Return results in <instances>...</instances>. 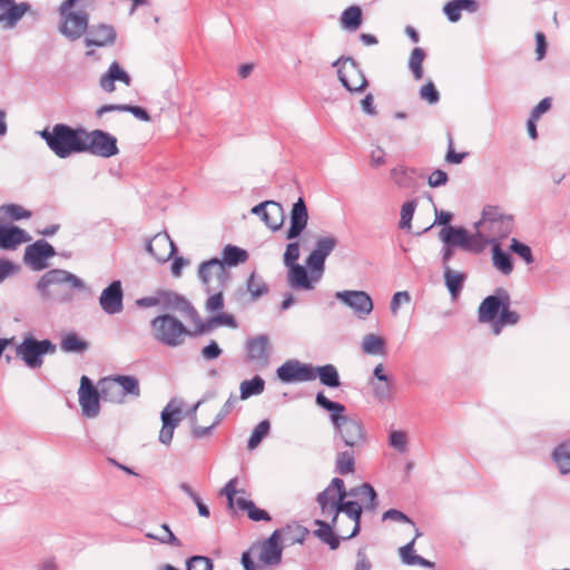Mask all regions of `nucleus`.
Returning a JSON list of instances; mask_svg holds the SVG:
<instances>
[{
	"mask_svg": "<svg viewBox=\"0 0 570 570\" xmlns=\"http://www.w3.org/2000/svg\"><path fill=\"white\" fill-rule=\"evenodd\" d=\"M153 338L168 347L180 346L186 337L191 336L187 326L170 313H163L150 321Z\"/></svg>",
	"mask_w": 570,
	"mask_h": 570,
	"instance_id": "6",
	"label": "nucleus"
},
{
	"mask_svg": "<svg viewBox=\"0 0 570 570\" xmlns=\"http://www.w3.org/2000/svg\"><path fill=\"white\" fill-rule=\"evenodd\" d=\"M444 281L452 297H456L463 287L465 275L444 266Z\"/></svg>",
	"mask_w": 570,
	"mask_h": 570,
	"instance_id": "43",
	"label": "nucleus"
},
{
	"mask_svg": "<svg viewBox=\"0 0 570 570\" xmlns=\"http://www.w3.org/2000/svg\"><path fill=\"white\" fill-rule=\"evenodd\" d=\"M362 351L368 355H385V341L375 334H366L362 340Z\"/></svg>",
	"mask_w": 570,
	"mask_h": 570,
	"instance_id": "41",
	"label": "nucleus"
},
{
	"mask_svg": "<svg viewBox=\"0 0 570 570\" xmlns=\"http://www.w3.org/2000/svg\"><path fill=\"white\" fill-rule=\"evenodd\" d=\"M56 352L57 345L50 340L39 341L32 336H26L16 347V356L31 370L40 368L43 364V356Z\"/></svg>",
	"mask_w": 570,
	"mask_h": 570,
	"instance_id": "8",
	"label": "nucleus"
},
{
	"mask_svg": "<svg viewBox=\"0 0 570 570\" xmlns=\"http://www.w3.org/2000/svg\"><path fill=\"white\" fill-rule=\"evenodd\" d=\"M115 81H121L126 86L130 85V76L120 67L117 61H114L108 70L100 77L99 86L106 92H114Z\"/></svg>",
	"mask_w": 570,
	"mask_h": 570,
	"instance_id": "31",
	"label": "nucleus"
},
{
	"mask_svg": "<svg viewBox=\"0 0 570 570\" xmlns=\"http://www.w3.org/2000/svg\"><path fill=\"white\" fill-rule=\"evenodd\" d=\"M265 381L259 376L255 375L252 380H246L240 383V399L247 400L253 395H259L264 392Z\"/></svg>",
	"mask_w": 570,
	"mask_h": 570,
	"instance_id": "44",
	"label": "nucleus"
},
{
	"mask_svg": "<svg viewBox=\"0 0 570 570\" xmlns=\"http://www.w3.org/2000/svg\"><path fill=\"white\" fill-rule=\"evenodd\" d=\"M382 520L383 521L392 520V521H396V522H404V523H410L413 527H415L414 522L405 513H403L402 511L396 510V509H390V510L385 511L382 515Z\"/></svg>",
	"mask_w": 570,
	"mask_h": 570,
	"instance_id": "62",
	"label": "nucleus"
},
{
	"mask_svg": "<svg viewBox=\"0 0 570 570\" xmlns=\"http://www.w3.org/2000/svg\"><path fill=\"white\" fill-rule=\"evenodd\" d=\"M80 0H65L58 8L59 32L69 41H77L87 35L89 29V13L76 4Z\"/></svg>",
	"mask_w": 570,
	"mask_h": 570,
	"instance_id": "7",
	"label": "nucleus"
},
{
	"mask_svg": "<svg viewBox=\"0 0 570 570\" xmlns=\"http://www.w3.org/2000/svg\"><path fill=\"white\" fill-rule=\"evenodd\" d=\"M56 254L55 248L45 240H37L29 245L24 252V262L36 271L46 268V259Z\"/></svg>",
	"mask_w": 570,
	"mask_h": 570,
	"instance_id": "22",
	"label": "nucleus"
},
{
	"mask_svg": "<svg viewBox=\"0 0 570 570\" xmlns=\"http://www.w3.org/2000/svg\"><path fill=\"white\" fill-rule=\"evenodd\" d=\"M315 403L330 413L331 422L346 446L354 449L365 443L366 435L361 420L356 416L344 415L345 406L343 404L331 401L323 392L316 394Z\"/></svg>",
	"mask_w": 570,
	"mask_h": 570,
	"instance_id": "2",
	"label": "nucleus"
},
{
	"mask_svg": "<svg viewBox=\"0 0 570 570\" xmlns=\"http://www.w3.org/2000/svg\"><path fill=\"white\" fill-rule=\"evenodd\" d=\"M198 277L207 293L224 291L230 281L227 267L217 257L203 262L198 266Z\"/></svg>",
	"mask_w": 570,
	"mask_h": 570,
	"instance_id": "11",
	"label": "nucleus"
},
{
	"mask_svg": "<svg viewBox=\"0 0 570 570\" xmlns=\"http://www.w3.org/2000/svg\"><path fill=\"white\" fill-rule=\"evenodd\" d=\"M512 216L505 215L499 207H485L481 219L475 223L479 240L482 242V249L488 244H498L499 239L507 237L512 232Z\"/></svg>",
	"mask_w": 570,
	"mask_h": 570,
	"instance_id": "5",
	"label": "nucleus"
},
{
	"mask_svg": "<svg viewBox=\"0 0 570 570\" xmlns=\"http://www.w3.org/2000/svg\"><path fill=\"white\" fill-rule=\"evenodd\" d=\"M468 156V153H455L453 149V139L451 135L448 137V153L445 155V160L449 164H461L463 159Z\"/></svg>",
	"mask_w": 570,
	"mask_h": 570,
	"instance_id": "61",
	"label": "nucleus"
},
{
	"mask_svg": "<svg viewBox=\"0 0 570 570\" xmlns=\"http://www.w3.org/2000/svg\"><path fill=\"white\" fill-rule=\"evenodd\" d=\"M180 409L173 407V403H168V405L161 412V422L163 426L159 432V442L166 445L171 443L174 436V430L179 424L180 417Z\"/></svg>",
	"mask_w": 570,
	"mask_h": 570,
	"instance_id": "26",
	"label": "nucleus"
},
{
	"mask_svg": "<svg viewBox=\"0 0 570 570\" xmlns=\"http://www.w3.org/2000/svg\"><path fill=\"white\" fill-rule=\"evenodd\" d=\"M373 397L379 402H390L394 397L395 383L393 379L386 381H370Z\"/></svg>",
	"mask_w": 570,
	"mask_h": 570,
	"instance_id": "35",
	"label": "nucleus"
},
{
	"mask_svg": "<svg viewBox=\"0 0 570 570\" xmlns=\"http://www.w3.org/2000/svg\"><path fill=\"white\" fill-rule=\"evenodd\" d=\"M279 531L275 530L261 547L258 559L266 566L278 564L282 560V547L278 544Z\"/></svg>",
	"mask_w": 570,
	"mask_h": 570,
	"instance_id": "27",
	"label": "nucleus"
},
{
	"mask_svg": "<svg viewBox=\"0 0 570 570\" xmlns=\"http://www.w3.org/2000/svg\"><path fill=\"white\" fill-rule=\"evenodd\" d=\"M122 399L127 395L138 397L140 395L139 382L131 375H116Z\"/></svg>",
	"mask_w": 570,
	"mask_h": 570,
	"instance_id": "46",
	"label": "nucleus"
},
{
	"mask_svg": "<svg viewBox=\"0 0 570 570\" xmlns=\"http://www.w3.org/2000/svg\"><path fill=\"white\" fill-rule=\"evenodd\" d=\"M222 256L220 262L224 263L226 267L237 266L248 259V253L245 249L232 244L223 248Z\"/></svg>",
	"mask_w": 570,
	"mask_h": 570,
	"instance_id": "37",
	"label": "nucleus"
},
{
	"mask_svg": "<svg viewBox=\"0 0 570 570\" xmlns=\"http://www.w3.org/2000/svg\"><path fill=\"white\" fill-rule=\"evenodd\" d=\"M81 153H88L102 158L116 156L119 154L117 138L101 129H95L92 131L85 129Z\"/></svg>",
	"mask_w": 570,
	"mask_h": 570,
	"instance_id": "10",
	"label": "nucleus"
},
{
	"mask_svg": "<svg viewBox=\"0 0 570 570\" xmlns=\"http://www.w3.org/2000/svg\"><path fill=\"white\" fill-rule=\"evenodd\" d=\"M552 456L562 474L570 472V441L560 443L554 449Z\"/></svg>",
	"mask_w": 570,
	"mask_h": 570,
	"instance_id": "42",
	"label": "nucleus"
},
{
	"mask_svg": "<svg viewBox=\"0 0 570 570\" xmlns=\"http://www.w3.org/2000/svg\"><path fill=\"white\" fill-rule=\"evenodd\" d=\"M519 314L514 311H510L509 305H504L500 313L499 323L501 325H514L519 322Z\"/></svg>",
	"mask_w": 570,
	"mask_h": 570,
	"instance_id": "64",
	"label": "nucleus"
},
{
	"mask_svg": "<svg viewBox=\"0 0 570 570\" xmlns=\"http://www.w3.org/2000/svg\"><path fill=\"white\" fill-rule=\"evenodd\" d=\"M355 458L354 450H345L338 452L335 460V470L337 473L344 475L354 472Z\"/></svg>",
	"mask_w": 570,
	"mask_h": 570,
	"instance_id": "45",
	"label": "nucleus"
},
{
	"mask_svg": "<svg viewBox=\"0 0 570 570\" xmlns=\"http://www.w3.org/2000/svg\"><path fill=\"white\" fill-rule=\"evenodd\" d=\"M335 298L352 308L361 320L373 311V301L364 291H340L335 293Z\"/></svg>",
	"mask_w": 570,
	"mask_h": 570,
	"instance_id": "16",
	"label": "nucleus"
},
{
	"mask_svg": "<svg viewBox=\"0 0 570 570\" xmlns=\"http://www.w3.org/2000/svg\"><path fill=\"white\" fill-rule=\"evenodd\" d=\"M78 394L82 415L88 419L98 416L100 412L101 394L100 391L94 386L90 379L86 375H83L80 380Z\"/></svg>",
	"mask_w": 570,
	"mask_h": 570,
	"instance_id": "15",
	"label": "nucleus"
},
{
	"mask_svg": "<svg viewBox=\"0 0 570 570\" xmlns=\"http://www.w3.org/2000/svg\"><path fill=\"white\" fill-rule=\"evenodd\" d=\"M98 386L102 400L112 403L124 402L116 376L102 379L99 382Z\"/></svg>",
	"mask_w": 570,
	"mask_h": 570,
	"instance_id": "34",
	"label": "nucleus"
},
{
	"mask_svg": "<svg viewBox=\"0 0 570 570\" xmlns=\"http://www.w3.org/2000/svg\"><path fill=\"white\" fill-rule=\"evenodd\" d=\"M443 11L451 22H456L461 18V9L459 7L458 0H451L445 3Z\"/></svg>",
	"mask_w": 570,
	"mask_h": 570,
	"instance_id": "63",
	"label": "nucleus"
},
{
	"mask_svg": "<svg viewBox=\"0 0 570 570\" xmlns=\"http://www.w3.org/2000/svg\"><path fill=\"white\" fill-rule=\"evenodd\" d=\"M414 546L415 539L411 540L409 543L399 549L400 558L406 566H412V559L419 556L415 553Z\"/></svg>",
	"mask_w": 570,
	"mask_h": 570,
	"instance_id": "59",
	"label": "nucleus"
},
{
	"mask_svg": "<svg viewBox=\"0 0 570 570\" xmlns=\"http://www.w3.org/2000/svg\"><path fill=\"white\" fill-rule=\"evenodd\" d=\"M31 237L18 226L0 225V248L14 249L22 243H27Z\"/></svg>",
	"mask_w": 570,
	"mask_h": 570,
	"instance_id": "30",
	"label": "nucleus"
},
{
	"mask_svg": "<svg viewBox=\"0 0 570 570\" xmlns=\"http://www.w3.org/2000/svg\"><path fill=\"white\" fill-rule=\"evenodd\" d=\"M493 265L503 274L510 275L513 271V263L511 255L500 247L499 244H494L492 248Z\"/></svg>",
	"mask_w": 570,
	"mask_h": 570,
	"instance_id": "38",
	"label": "nucleus"
},
{
	"mask_svg": "<svg viewBox=\"0 0 570 570\" xmlns=\"http://www.w3.org/2000/svg\"><path fill=\"white\" fill-rule=\"evenodd\" d=\"M60 348L65 353H83L89 348V344L76 333H68L62 337Z\"/></svg>",
	"mask_w": 570,
	"mask_h": 570,
	"instance_id": "40",
	"label": "nucleus"
},
{
	"mask_svg": "<svg viewBox=\"0 0 570 570\" xmlns=\"http://www.w3.org/2000/svg\"><path fill=\"white\" fill-rule=\"evenodd\" d=\"M332 67L337 69L338 80L347 91L363 92L367 88L368 81L354 58L342 56Z\"/></svg>",
	"mask_w": 570,
	"mask_h": 570,
	"instance_id": "9",
	"label": "nucleus"
},
{
	"mask_svg": "<svg viewBox=\"0 0 570 570\" xmlns=\"http://www.w3.org/2000/svg\"><path fill=\"white\" fill-rule=\"evenodd\" d=\"M160 534H156L153 532H146L145 537L151 540H155L161 544H170L173 547L180 548L183 546L181 541L173 533L169 525L167 523L161 524Z\"/></svg>",
	"mask_w": 570,
	"mask_h": 570,
	"instance_id": "48",
	"label": "nucleus"
},
{
	"mask_svg": "<svg viewBox=\"0 0 570 570\" xmlns=\"http://www.w3.org/2000/svg\"><path fill=\"white\" fill-rule=\"evenodd\" d=\"M287 267H288L287 282L292 288L305 289V291H309V289L314 288V283L316 282L315 281L316 274L312 273V276L309 277L306 268L299 264H293Z\"/></svg>",
	"mask_w": 570,
	"mask_h": 570,
	"instance_id": "28",
	"label": "nucleus"
},
{
	"mask_svg": "<svg viewBox=\"0 0 570 570\" xmlns=\"http://www.w3.org/2000/svg\"><path fill=\"white\" fill-rule=\"evenodd\" d=\"M269 430H271V423L268 420H263L261 421L253 430L249 439H248V442H247V448L249 450H254L256 449L259 443L263 441V439L265 436H267V434L269 433Z\"/></svg>",
	"mask_w": 570,
	"mask_h": 570,
	"instance_id": "49",
	"label": "nucleus"
},
{
	"mask_svg": "<svg viewBox=\"0 0 570 570\" xmlns=\"http://www.w3.org/2000/svg\"><path fill=\"white\" fill-rule=\"evenodd\" d=\"M160 304L164 311L180 312L189 318L198 317V312L190 302L175 292H160Z\"/></svg>",
	"mask_w": 570,
	"mask_h": 570,
	"instance_id": "23",
	"label": "nucleus"
},
{
	"mask_svg": "<svg viewBox=\"0 0 570 570\" xmlns=\"http://www.w3.org/2000/svg\"><path fill=\"white\" fill-rule=\"evenodd\" d=\"M316 502L323 517H331V522L315 520L318 527L314 533L332 550L340 546V539L334 534V530L341 531L337 521L340 513H345L354 522L350 534L342 535V539L348 540L358 534L361 529L362 507L358 502L346 500L345 483L340 478H334L331 483L317 494Z\"/></svg>",
	"mask_w": 570,
	"mask_h": 570,
	"instance_id": "1",
	"label": "nucleus"
},
{
	"mask_svg": "<svg viewBox=\"0 0 570 570\" xmlns=\"http://www.w3.org/2000/svg\"><path fill=\"white\" fill-rule=\"evenodd\" d=\"M417 204L416 200L405 202L401 207V218L399 222V227L401 229H411V222L415 212Z\"/></svg>",
	"mask_w": 570,
	"mask_h": 570,
	"instance_id": "50",
	"label": "nucleus"
},
{
	"mask_svg": "<svg viewBox=\"0 0 570 570\" xmlns=\"http://www.w3.org/2000/svg\"><path fill=\"white\" fill-rule=\"evenodd\" d=\"M419 96L430 105H435L440 100V94L432 81H428L421 87Z\"/></svg>",
	"mask_w": 570,
	"mask_h": 570,
	"instance_id": "54",
	"label": "nucleus"
},
{
	"mask_svg": "<svg viewBox=\"0 0 570 570\" xmlns=\"http://www.w3.org/2000/svg\"><path fill=\"white\" fill-rule=\"evenodd\" d=\"M285 219V212L283 206L274 200H268V205L266 207L265 213H263V222L265 225L272 230H278Z\"/></svg>",
	"mask_w": 570,
	"mask_h": 570,
	"instance_id": "32",
	"label": "nucleus"
},
{
	"mask_svg": "<svg viewBox=\"0 0 570 570\" xmlns=\"http://www.w3.org/2000/svg\"><path fill=\"white\" fill-rule=\"evenodd\" d=\"M247 291L250 293L253 299H257L263 294L267 293L268 288L261 277L252 273L247 281Z\"/></svg>",
	"mask_w": 570,
	"mask_h": 570,
	"instance_id": "51",
	"label": "nucleus"
},
{
	"mask_svg": "<svg viewBox=\"0 0 570 570\" xmlns=\"http://www.w3.org/2000/svg\"><path fill=\"white\" fill-rule=\"evenodd\" d=\"M410 301H411V296H410L409 292H406V291L396 292L393 295L391 303H390V309H391L392 314H394V315L397 314L401 304H407V303H410Z\"/></svg>",
	"mask_w": 570,
	"mask_h": 570,
	"instance_id": "60",
	"label": "nucleus"
},
{
	"mask_svg": "<svg viewBox=\"0 0 570 570\" xmlns=\"http://www.w3.org/2000/svg\"><path fill=\"white\" fill-rule=\"evenodd\" d=\"M206 301V309L210 313L218 312L224 307L223 291H214Z\"/></svg>",
	"mask_w": 570,
	"mask_h": 570,
	"instance_id": "58",
	"label": "nucleus"
},
{
	"mask_svg": "<svg viewBox=\"0 0 570 570\" xmlns=\"http://www.w3.org/2000/svg\"><path fill=\"white\" fill-rule=\"evenodd\" d=\"M0 24L3 29H13L23 16L28 14L33 21L40 19V11L33 9L29 2L14 0H0Z\"/></svg>",
	"mask_w": 570,
	"mask_h": 570,
	"instance_id": "12",
	"label": "nucleus"
},
{
	"mask_svg": "<svg viewBox=\"0 0 570 570\" xmlns=\"http://www.w3.org/2000/svg\"><path fill=\"white\" fill-rule=\"evenodd\" d=\"M510 249L514 254L519 255L527 264H531L533 262L531 248L518 239L513 238L511 240Z\"/></svg>",
	"mask_w": 570,
	"mask_h": 570,
	"instance_id": "55",
	"label": "nucleus"
},
{
	"mask_svg": "<svg viewBox=\"0 0 570 570\" xmlns=\"http://www.w3.org/2000/svg\"><path fill=\"white\" fill-rule=\"evenodd\" d=\"M146 250L157 262L165 263L174 255L176 247L167 234H157L147 243Z\"/></svg>",
	"mask_w": 570,
	"mask_h": 570,
	"instance_id": "25",
	"label": "nucleus"
},
{
	"mask_svg": "<svg viewBox=\"0 0 570 570\" xmlns=\"http://www.w3.org/2000/svg\"><path fill=\"white\" fill-rule=\"evenodd\" d=\"M67 284L75 289H85L82 279L65 269H50L45 273L37 284V289L46 301L68 303L73 294L65 287Z\"/></svg>",
	"mask_w": 570,
	"mask_h": 570,
	"instance_id": "3",
	"label": "nucleus"
},
{
	"mask_svg": "<svg viewBox=\"0 0 570 570\" xmlns=\"http://www.w3.org/2000/svg\"><path fill=\"white\" fill-rule=\"evenodd\" d=\"M415 171L404 166H397L391 169V178L394 184L402 189H412L415 187Z\"/></svg>",
	"mask_w": 570,
	"mask_h": 570,
	"instance_id": "36",
	"label": "nucleus"
},
{
	"mask_svg": "<svg viewBox=\"0 0 570 570\" xmlns=\"http://www.w3.org/2000/svg\"><path fill=\"white\" fill-rule=\"evenodd\" d=\"M312 372L314 380L320 379V382L327 387L336 389L341 386V380L337 368L333 364H326L323 366H313Z\"/></svg>",
	"mask_w": 570,
	"mask_h": 570,
	"instance_id": "33",
	"label": "nucleus"
},
{
	"mask_svg": "<svg viewBox=\"0 0 570 570\" xmlns=\"http://www.w3.org/2000/svg\"><path fill=\"white\" fill-rule=\"evenodd\" d=\"M346 497L357 498L360 500L357 502L361 504L362 511L365 510L373 512L379 505L377 494L374 488L366 482L352 488L350 491L346 490Z\"/></svg>",
	"mask_w": 570,
	"mask_h": 570,
	"instance_id": "29",
	"label": "nucleus"
},
{
	"mask_svg": "<svg viewBox=\"0 0 570 570\" xmlns=\"http://www.w3.org/2000/svg\"><path fill=\"white\" fill-rule=\"evenodd\" d=\"M117 32L114 26L97 23L89 26L85 45L87 47H108L116 42Z\"/></svg>",
	"mask_w": 570,
	"mask_h": 570,
	"instance_id": "21",
	"label": "nucleus"
},
{
	"mask_svg": "<svg viewBox=\"0 0 570 570\" xmlns=\"http://www.w3.org/2000/svg\"><path fill=\"white\" fill-rule=\"evenodd\" d=\"M425 56L424 49L420 47L414 48L410 55L407 65L415 80H421L423 78L422 65Z\"/></svg>",
	"mask_w": 570,
	"mask_h": 570,
	"instance_id": "47",
	"label": "nucleus"
},
{
	"mask_svg": "<svg viewBox=\"0 0 570 570\" xmlns=\"http://www.w3.org/2000/svg\"><path fill=\"white\" fill-rule=\"evenodd\" d=\"M504 305H510V295L504 288H498L494 295L485 297L480 304L479 321L482 323L492 322Z\"/></svg>",
	"mask_w": 570,
	"mask_h": 570,
	"instance_id": "18",
	"label": "nucleus"
},
{
	"mask_svg": "<svg viewBox=\"0 0 570 570\" xmlns=\"http://www.w3.org/2000/svg\"><path fill=\"white\" fill-rule=\"evenodd\" d=\"M389 444L399 452L404 453L406 449V435L402 431H393L389 436Z\"/></svg>",
	"mask_w": 570,
	"mask_h": 570,
	"instance_id": "56",
	"label": "nucleus"
},
{
	"mask_svg": "<svg viewBox=\"0 0 570 570\" xmlns=\"http://www.w3.org/2000/svg\"><path fill=\"white\" fill-rule=\"evenodd\" d=\"M212 559L203 556H194L186 562V570H213Z\"/></svg>",
	"mask_w": 570,
	"mask_h": 570,
	"instance_id": "53",
	"label": "nucleus"
},
{
	"mask_svg": "<svg viewBox=\"0 0 570 570\" xmlns=\"http://www.w3.org/2000/svg\"><path fill=\"white\" fill-rule=\"evenodd\" d=\"M247 361L256 367L263 368L269 360V340L265 334L249 338L246 342Z\"/></svg>",
	"mask_w": 570,
	"mask_h": 570,
	"instance_id": "20",
	"label": "nucleus"
},
{
	"mask_svg": "<svg viewBox=\"0 0 570 570\" xmlns=\"http://www.w3.org/2000/svg\"><path fill=\"white\" fill-rule=\"evenodd\" d=\"M0 213H3L13 220L29 218L31 216V212L24 209L22 206L18 204L2 205L0 206Z\"/></svg>",
	"mask_w": 570,
	"mask_h": 570,
	"instance_id": "52",
	"label": "nucleus"
},
{
	"mask_svg": "<svg viewBox=\"0 0 570 570\" xmlns=\"http://www.w3.org/2000/svg\"><path fill=\"white\" fill-rule=\"evenodd\" d=\"M299 258V245L297 242L288 243L286 246V250L284 253V264L285 266H289L293 264H298L297 259Z\"/></svg>",
	"mask_w": 570,
	"mask_h": 570,
	"instance_id": "57",
	"label": "nucleus"
},
{
	"mask_svg": "<svg viewBox=\"0 0 570 570\" xmlns=\"http://www.w3.org/2000/svg\"><path fill=\"white\" fill-rule=\"evenodd\" d=\"M362 24V10L357 6H351L342 12L341 26L342 28L355 31Z\"/></svg>",
	"mask_w": 570,
	"mask_h": 570,
	"instance_id": "39",
	"label": "nucleus"
},
{
	"mask_svg": "<svg viewBox=\"0 0 570 570\" xmlns=\"http://www.w3.org/2000/svg\"><path fill=\"white\" fill-rule=\"evenodd\" d=\"M308 222L307 207L302 197L293 204L291 210V226L286 232V239L292 240L301 236Z\"/></svg>",
	"mask_w": 570,
	"mask_h": 570,
	"instance_id": "24",
	"label": "nucleus"
},
{
	"mask_svg": "<svg viewBox=\"0 0 570 570\" xmlns=\"http://www.w3.org/2000/svg\"><path fill=\"white\" fill-rule=\"evenodd\" d=\"M83 134L85 128H72L66 124H56L51 131L43 129L39 132L50 150L61 159L81 154Z\"/></svg>",
	"mask_w": 570,
	"mask_h": 570,
	"instance_id": "4",
	"label": "nucleus"
},
{
	"mask_svg": "<svg viewBox=\"0 0 570 570\" xmlns=\"http://www.w3.org/2000/svg\"><path fill=\"white\" fill-rule=\"evenodd\" d=\"M277 377L283 383L314 381L312 364L297 360H288L276 370Z\"/></svg>",
	"mask_w": 570,
	"mask_h": 570,
	"instance_id": "17",
	"label": "nucleus"
},
{
	"mask_svg": "<svg viewBox=\"0 0 570 570\" xmlns=\"http://www.w3.org/2000/svg\"><path fill=\"white\" fill-rule=\"evenodd\" d=\"M124 292L120 281L111 282L100 294L99 304L108 315H115L124 308Z\"/></svg>",
	"mask_w": 570,
	"mask_h": 570,
	"instance_id": "19",
	"label": "nucleus"
},
{
	"mask_svg": "<svg viewBox=\"0 0 570 570\" xmlns=\"http://www.w3.org/2000/svg\"><path fill=\"white\" fill-rule=\"evenodd\" d=\"M439 237L446 246L460 247L470 252L482 250V242L479 240L478 232L470 235L463 227L448 226L442 228Z\"/></svg>",
	"mask_w": 570,
	"mask_h": 570,
	"instance_id": "14",
	"label": "nucleus"
},
{
	"mask_svg": "<svg viewBox=\"0 0 570 570\" xmlns=\"http://www.w3.org/2000/svg\"><path fill=\"white\" fill-rule=\"evenodd\" d=\"M337 243V238L332 235L321 236L315 240L314 248L306 258V266L313 274H316L315 281L321 279L326 257L335 249Z\"/></svg>",
	"mask_w": 570,
	"mask_h": 570,
	"instance_id": "13",
	"label": "nucleus"
}]
</instances>
